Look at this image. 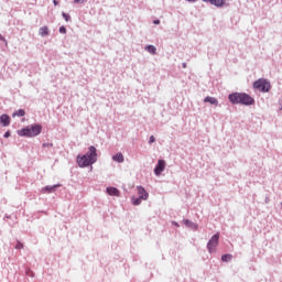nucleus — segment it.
<instances>
[{"label": "nucleus", "instance_id": "nucleus-1", "mask_svg": "<svg viewBox=\"0 0 282 282\" xmlns=\"http://www.w3.org/2000/svg\"><path fill=\"white\" fill-rule=\"evenodd\" d=\"M96 162H98V150L94 145L88 148L86 154L77 155V164L80 169H87V166H91Z\"/></svg>", "mask_w": 282, "mask_h": 282}, {"label": "nucleus", "instance_id": "nucleus-2", "mask_svg": "<svg viewBox=\"0 0 282 282\" xmlns=\"http://www.w3.org/2000/svg\"><path fill=\"white\" fill-rule=\"evenodd\" d=\"M42 131L43 126L40 123H33L18 130V135H20V138H36V135H41Z\"/></svg>", "mask_w": 282, "mask_h": 282}, {"label": "nucleus", "instance_id": "nucleus-3", "mask_svg": "<svg viewBox=\"0 0 282 282\" xmlns=\"http://www.w3.org/2000/svg\"><path fill=\"white\" fill-rule=\"evenodd\" d=\"M253 89H258V91H261L262 94H268V91L272 89V85H270L268 79L260 78L253 83Z\"/></svg>", "mask_w": 282, "mask_h": 282}, {"label": "nucleus", "instance_id": "nucleus-4", "mask_svg": "<svg viewBox=\"0 0 282 282\" xmlns=\"http://www.w3.org/2000/svg\"><path fill=\"white\" fill-rule=\"evenodd\" d=\"M216 246H219V234H215L212 236V238L207 242V250L209 254H213L215 252Z\"/></svg>", "mask_w": 282, "mask_h": 282}, {"label": "nucleus", "instance_id": "nucleus-5", "mask_svg": "<svg viewBox=\"0 0 282 282\" xmlns=\"http://www.w3.org/2000/svg\"><path fill=\"white\" fill-rule=\"evenodd\" d=\"M240 105H243L245 107H250L254 105V98L246 93H241Z\"/></svg>", "mask_w": 282, "mask_h": 282}, {"label": "nucleus", "instance_id": "nucleus-6", "mask_svg": "<svg viewBox=\"0 0 282 282\" xmlns=\"http://www.w3.org/2000/svg\"><path fill=\"white\" fill-rule=\"evenodd\" d=\"M165 169H166V162L164 160H159L158 164L154 167V175L156 176L162 175Z\"/></svg>", "mask_w": 282, "mask_h": 282}, {"label": "nucleus", "instance_id": "nucleus-7", "mask_svg": "<svg viewBox=\"0 0 282 282\" xmlns=\"http://www.w3.org/2000/svg\"><path fill=\"white\" fill-rule=\"evenodd\" d=\"M228 100L231 102V105H241V93L229 94Z\"/></svg>", "mask_w": 282, "mask_h": 282}, {"label": "nucleus", "instance_id": "nucleus-8", "mask_svg": "<svg viewBox=\"0 0 282 282\" xmlns=\"http://www.w3.org/2000/svg\"><path fill=\"white\" fill-rule=\"evenodd\" d=\"M137 191L140 199H143L144 202L149 199V193L142 187V185L137 186Z\"/></svg>", "mask_w": 282, "mask_h": 282}, {"label": "nucleus", "instance_id": "nucleus-9", "mask_svg": "<svg viewBox=\"0 0 282 282\" xmlns=\"http://www.w3.org/2000/svg\"><path fill=\"white\" fill-rule=\"evenodd\" d=\"M204 3H210V6H215L216 8H224L226 4V0H203Z\"/></svg>", "mask_w": 282, "mask_h": 282}, {"label": "nucleus", "instance_id": "nucleus-10", "mask_svg": "<svg viewBox=\"0 0 282 282\" xmlns=\"http://www.w3.org/2000/svg\"><path fill=\"white\" fill-rule=\"evenodd\" d=\"M106 193L111 197H120V189L113 186H109L106 188Z\"/></svg>", "mask_w": 282, "mask_h": 282}, {"label": "nucleus", "instance_id": "nucleus-11", "mask_svg": "<svg viewBox=\"0 0 282 282\" xmlns=\"http://www.w3.org/2000/svg\"><path fill=\"white\" fill-rule=\"evenodd\" d=\"M0 122L2 127H10V116L4 113L0 116Z\"/></svg>", "mask_w": 282, "mask_h": 282}, {"label": "nucleus", "instance_id": "nucleus-12", "mask_svg": "<svg viewBox=\"0 0 282 282\" xmlns=\"http://www.w3.org/2000/svg\"><path fill=\"white\" fill-rule=\"evenodd\" d=\"M61 184H55V185H46L44 188H42V192L44 193H55L56 188H59Z\"/></svg>", "mask_w": 282, "mask_h": 282}, {"label": "nucleus", "instance_id": "nucleus-13", "mask_svg": "<svg viewBox=\"0 0 282 282\" xmlns=\"http://www.w3.org/2000/svg\"><path fill=\"white\" fill-rule=\"evenodd\" d=\"M204 102H209V105H214L215 107H219V100L215 97L207 96L204 98Z\"/></svg>", "mask_w": 282, "mask_h": 282}, {"label": "nucleus", "instance_id": "nucleus-14", "mask_svg": "<svg viewBox=\"0 0 282 282\" xmlns=\"http://www.w3.org/2000/svg\"><path fill=\"white\" fill-rule=\"evenodd\" d=\"M112 160L113 162H118V164H122V162H124V155H122V153H116L115 155H112Z\"/></svg>", "mask_w": 282, "mask_h": 282}, {"label": "nucleus", "instance_id": "nucleus-15", "mask_svg": "<svg viewBox=\"0 0 282 282\" xmlns=\"http://www.w3.org/2000/svg\"><path fill=\"white\" fill-rule=\"evenodd\" d=\"M183 224L187 227V228H192L193 230H197V224L188 220V219H184Z\"/></svg>", "mask_w": 282, "mask_h": 282}, {"label": "nucleus", "instance_id": "nucleus-16", "mask_svg": "<svg viewBox=\"0 0 282 282\" xmlns=\"http://www.w3.org/2000/svg\"><path fill=\"white\" fill-rule=\"evenodd\" d=\"M40 36H47L50 34V28L47 26H41L39 29Z\"/></svg>", "mask_w": 282, "mask_h": 282}, {"label": "nucleus", "instance_id": "nucleus-17", "mask_svg": "<svg viewBox=\"0 0 282 282\" xmlns=\"http://www.w3.org/2000/svg\"><path fill=\"white\" fill-rule=\"evenodd\" d=\"M145 52H149V54H152L154 56V54H158V48L154 45H147L145 46Z\"/></svg>", "mask_w": 282, "mask_h": 282}, {"label": "nucleus", "instance_id": "nucleus-18", "mask_svg": "<svg viewBox=\"0 0 282 282\" xmlns=\"http://www.w3.org/2000/svg\"><path fill=\"white\" fill-rule=\"evenodd\" d=\"M142 200H143V198H140V196L139 197L133 196L131 198L133 206H140L142 204Z\"/></svg>", "mask_w": 282, "mask_h": 282}, {"label": "nucleus", "instance_id": "nucleus-19", "mask_svg": "<svg viewBox=\"0 0 282 282\" xmlns=\"http://www.w3.org/2000/svg\"><path fill=\"white\" fill-rule=\"evenodd\" d=\"M221 261L224 263H228V261H232V254H230V253L223 254L221 256Z\"/></svg>", "mask_w": 282, "mask_h": 282}, {"label": "nucleus", "instance_id": "nucleus-20", "mask_svg": "<svg viewBox=\"0 0 282 282\" xmlns=\"http://www.w3.org/2000/svg\"><path fill=\"white\" fill-rule=\"evenodd\" d=\"M23 116H25L24 109H19L18 111L13 112V118H23Z\"/></svg>", "mask_w": 282, "mask_h": 282}, {"label": "nucleus", "instance_id": "nucleus-21", "mask_svg": "<svg viewBox=\"0 0 282 282\" xmlns=\"http://www.w3.org/2000/svg\"><path fill=\"white\" fill-rule=\"evenodd\" d=\"M62 17L65 21H72V15H69L68 13L63 12Z\"/></svg>", "mask_w": 282, "mask_h": 282}, {"label": "nucleus", "instance_id": "nucleus-22", "mask_svg": "<svg viewBox=\"0 0 282 282\" xmlns=\"http://www.w3.org/2000/svg\"><path fill=\"white\" fill-rule=\"evenodd\" d=\"M59 34H67V28L65 26H59Z\"/></svg>", "mask_w": 282, "mask_h": 282}, {"label": "nucleus", "instance_id": "nucleus-23", "mask_svg": "<svg viewBox=\"0 0 282 282\" xmlns=\"http://www.w3.org/2000/svg\"><path fill=\"white\" fill-rule=\"evenodd\" d=\"M21 249H23V242L18 241L15 245V250H21Z\"/></svg>", "mask_w": 282, "mask_h": 282}, {"label": "nucleus", "instance_id": "nucleus-24", "mask_svg": "<svg viewBox=\"0 0 282 282\" xmlns=\"http://www.w3.org/2000/svg\"><path fill=\"white\" fill-rule=\"evenodd\" d=\"M43 149H52L54 147V143H43Z\"/></svg>", "mask_w": 282, "mask_h": 282}, {"label": "nucleus", "instance_id": "nucleus-25", "mask_svg": "<svg viewBox=\"0 0 282 282\" xmlns=\"http://www.w3.org/2000/svg\"><path fill=\"white\" fill-rule=\"evenodd\" d=\"M0 41H2V43L8 45V40H6V37H3V35H1V33H0Z\"/></svg>", "mask_w": 282, "mask_h": 282}, {"label": "nucleus", "instance_id": "nucleus-26", "mask_svg": "<svg viewBox=\"0 0 282 282\" xmlns=\"http://www.w3.org/2000/svg\"><path fill=\"white\" fill-rule=\"evenodd\" d=\"M155 142V137L151 135L149 139V144H153Z\"/></svg>", "mask_w": 282, "mask_h": 282}, {"label": "nucleus", "instance_id": "nucleus-27", "mask_svg": "<svg viewBox=\"0 0 282 282\" xmlns=\"http://www.w3.org/2000/svg\"><path fill=\"white\" fill-rule=\"evenodd\" d=\"M26 275L28 276H34V272H32V270H26Z\"/></svg>", "mask_w": 282, "mask_h": 282}, {"label": "nucleus", "instance_id": "nucleus-28", "mask_svg": "<svg viewBox=\"0 0 282 282\" xmlns=\"http://www.w3.org/2000/svg\"><path fill=\"white\" fill-rule=\"evenodd\" d=\"M10 135H11V132L7 131V132H4L3 138H10Z\"/></svg>", "mask_w": 282, "mask_h": 282}, {"label": "nucleus", "instance_id": "nucleus-29", "mask_svg": "<svg viewBox=\"0 0 282 282\" xmlns=\"http://www.w3.org/2000/svg\"><path fill=\"white\" fill-rule=\"evenodd\" d=\"M74 3H85V0H74Z\"/></svg>", "mask_w": 282, "mask_h": 282}, {"label": "nucleus", "instance_id": "nucleus-30", "mask_svg": "<svg viewBox=\"0 0 282 282\" xmlns=\"http://www.w3.org/2000/svg\"><path fill=\"white\" fill-rule=\"evenodd\" d=\"M173 226H176V228H180V223L177 221H172Z\"/></svg>", "mask_w": 282, "mask_h": 282}, {"label": "nucleus", "instance_id": "nucleus-31", "mask_svg": "<svg viewBox=\"0 0 282 282\" xmlns=\"http://www.w3.org/2000/svg\"><path fill=\"white\" fill-rule=\"evenodd\" d=\"M153 24H154V25H160V20H154V21H153Z\"/></svg>", "mask_w": 282, "mask_h": 282}, {"label": "nucleus", "instance_id": "nucleus-32", "mask_svg": "<svg viewBox=\"0 0 282 282\" xmlns=\"http://www.w3.org/2000/svg\"><path fill=\"white\" fill-rule=\"evenodd\" d=\"M54 6H58V0L53 1Z\"/></svg>", "mask_w": 282, "mask_h": 282}, {"label": "nucleus", "instance_id": "nucleus-33", "mask_svg": "<svg viewBox=\"0 0 282 282\" xmlns=\"http://www.w3.org/2000/svg\"><path fill=\"white\" fill-rule=\"evenodd\" d=\"M182 66H183L184 68H186V63H183Z\"/></svg>", "mask_w": 282, "mask_h": 282}, {"label": "nucleus", "instance_id": "nucleus-34", "mask_svg": "<svg viewBox=\"0 0 282 282\" xmlns=\"http://www.w3.org/2000/svg\"><path fill=\"white\" fill-rule=\"evenodd\" d=\"M187 1H189V2H195V1H197V0H187Z\"/></svg>", "mask_w": 282, "mask_h": 282}]
</instances>
